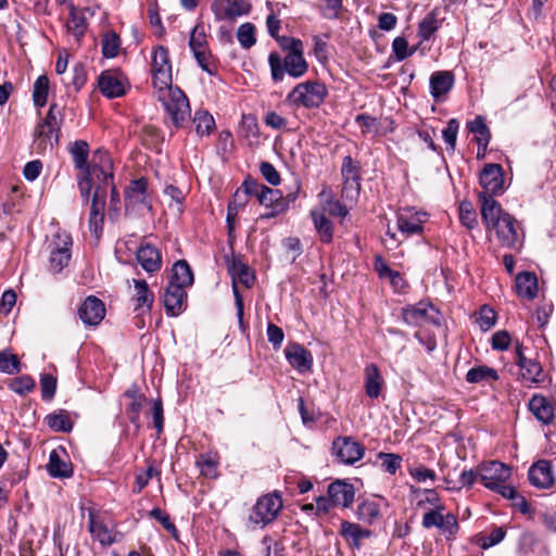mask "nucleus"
<instances>
[{
  "mask_svg": "<svg viewBox=\"0 0 556 556\" xmlns=\"http://www.w3.org/2000/svg\"><path fill=\"white\" fill-rule=\"evenodd\" d=\"M89 144L85 140H76L68 146L74 166L81 173L77 177V185L84 202H88L90 192L96 187L89 215V229L99 237L103 229L105 208V187L113 178V162L110 153L104 149L94 151L92 160L88 163Z\"/></svg>",
  "mask_w": 556,
  "mask_h": 556,
  "instance_id": "f257e3e1",
  "label": "nucleus"
},
{
  "mask_svg": "<svg viewBox=\"0 0 556 556\" xmlns=\"http://www.w3.org/2000/svg\"><path fill=\"white\" fill-rule=\"evenodd\" d=\"M151 73L156 99L162 102L167 115L176 128L184 126L190 117L187 96L178 87L172 86V63L169 52L164 46L152 51Z\"/></svg>",
  "mask_w": 556,
  "mask_h": 556,
  "instance_id": "f03ea898",
  "label": "nucleus"
},
{
  "mask_svg": "<svg viewBox=\"0 0 556 556\" xmlns=\"http://www.w3.org/2000/svg\"><path fill=\"white\" fill-rule=\"evenodd\" d=\"M480 203L481 217L486 230L495 235L501 247L520 250L523 245L525 233L517 219L489 195L482 194Z\"/></svg>",
  "mask_w": 556,
  "mask_h": 556,
  "instance_id": "7ed1b4c3",
  "label": "nucleus"
},
{
  "mask_svg": "<svg viewBox=\"0 0 556 556\" xmlns=\"http://www.w3.org/2000/svg\"><path fill=\"white\" fill-rule=\"evenodd\" d=\"M194 277L187 261L179 260L172 267L169 281L163 294L167 316H179L187 308L186 289L193 285Z\"/></svg>",
  "mask_w": 556,
  "mask_h": 556,
  "instance_id": "20e7f679",
  "label": "nucleus"
},
{
  "mask_svg": "<svg viewBox=\"0 0 556 556\" xmlns=\"http://www.w3.org/2000/svg\"><path fill=\"white\" fill-rule=\"evenodd\" d=\"M281 48L288 51L283 61L277 52H270L268 56L273 80L281 81L286 73L294 78L303 76L307 72L308 65L303 56L302 41L296 38L283 37Z\"/></svg>",
  "mask_w": 556,
  "mask_h": 556,
  "instance_id": "39448f33",
  "label": "nucleus"
},
{
  "mask_svg": "<svg viewBox=\"0 0 556 556\" xmlns=\"http://www.w3.org/2000/svg\"><path fill=\"white\" fill-rule=\"evenodd\" d=\"M282 507L283 503L279 492L264 494L253 505L249 520L253 525L264 528L277 519Z\"/></svg>",
  "mask_w": 556,
  "mask_h": 556,
  "instance_id": "423d86ee",
  "label": "nucleus"
},
{
  "mask_svg": "<svg viewBox=\"0 0 556 556\" xmlns=\"http://www.w3.org/2000/svg\"><path fill=\"white\" fill-rule=\"evenodd\" d=\"M189 47L198 65L207 74L214 75L216 73V64L210 50L205 26L202 22L197 23L192 28Z\"/></svg>",
  "mask_w": 556,
  "mask_h": 556,
  "instance_id": "0eeeda50",
  "label": "nucleus"
},
{
  "mask_svg": "<svg viewBox=\"0 0 556 556\" xmlns=\"http://www.w3.org/2000/svg\"><path fill=\"white\" fill-rule=\"evenodd\" d=\"M243 187L249 192H254V197L262 205L271 210L269 213L262 215V218H271L287 211V204L282 200L280 190L266 187L251 178L243 181Z\"/></svg>",
  "mask_w": 556,
  "mask_h": 556,
  "instance_id": "6e6552de",
  "label": "nucleus"
},
{
  "mask_svg": "<svg viewBox=\"0 0 556 556\" xmlns=\"http://www.w3.org/2000/svg\"><path fill=\"white\" fill-rule=\"evenodd\" d=\"M328 94L326 86L319 81L298 84L289 93L288 99L298 106L307 109L319 108Z\"/></svg>",
  "mask_w": 556,
  "mask_h": 556,
  "instance_id": "1a4fd4ad",
  "label": "nucleus"
},
{
  "mask_svg": "<svg viewBox=\"0 0 556 556\" xmlns=\"http://www.w3.org/2000/svg\"><path fill=\"white\" fill-rule=\"evenodd\" d=\"M228 271L232 279V292L239 318L243 316V299L238 290V283L243 285L245 288H251L255 281V274L250 266L243 263L240 257L232 256L227 260Z\"/></svg>",
  "mask_w": 556,
  "mask_h": 556,
  "instance_id": "9d476101",
  "label": "nucleus"
},
{
  "mask_svg": "<svg viewBox=\"0 0 556 556\" xmlns=\"http://www.w3.org/2000/svg\"><path fill=\"white\" fill-rule=\"evenodd\" d=\"M72 245L73 240L70 233L61 231L53 236L49 243V270L51 273L59 274L70 264Z\"/></svg>",
  "mask_w": 556,
  "mask_h": 556,
  "instance_id": "9b49d317",
  "label": "nucleus"
},
{
  "mask_svg": "<svg viewBox=\"0 0 556 556\" xmlns=\"http://www.w3.org/2000/svg\"><path fill=\"white\" fill-rule=\"evenodd\" d=\"M403 320L409 326L434 325L440 326L442 315L431 303L420 301L414 305L402 308Z\"/></svg>",
  "mask_w": 556,
  "mask_h": 556,
  "instance_id": "f8f14e48",
  "label": "nucleus"
},
{
  "mask_svg": "<svg viewBox=\"0 0 556 556\" xmlns=\"http://www.w3.org/2000/svg\"><path fill=\"white\" fill-rule=\"evenodd\" d=\"M443 509L444 507L440 505L435 509L427 511L422 517L421 525L426 529L439 528L448 540H452L459 529L457 517L452 513L443 515Z\"/></svg>",
  "mask_w": 556,
  "mask_h": 556,
  "instance_id": "ddd939ff",
  "label": "nucleus"
},
{
  "mask_svg": "<svg viewBox=\"0 0 556 556\" xmlns=\"http://www.w3.org/2000/svg\"><path fill=\"white\" fill-rule=\"evenodd\" d=\"M479 181L483 191L479 192L478 199L480 200L482 194L494 199V195H498L504 191L503 167L494 163L485 164L480 173Z\"/></svg>",
  "mask_w": 556,
  "mask_h": 556,
  "instance_id": "4468645a",
  "label": "nucleus"
},
{
  "mask_svg": "<svg viewBox=\"0 0 556 556\" xmlns=\"http://www.w3.org/2000/svg\"><path fill=\"white\" fill-rule=\"evenodd\" d=\"M332 451L341 463L353 465L364 457L366 448L353 437H338L332 442Z\"/></svg>",
  "mask_w": 556,
  "mask_h": 556,
  "instance_id": "2eb2a0df",
  "label": "nucleus"
},
{
  "mask_svg": "<svg viewBox=\"0 0 556 556\" xmlns=\"http://www.w3.org/2000/svg\"><path fill=\"white\" fill-rule=\"evenodd\" d=\"M341 175L343 179L342 194L343 197L354 199L358 197L361 191V166L350 155L344 156L341 166Z\"/></svg>",
  "mask_w": 556,
  "mask_h": 556,
  "instance_id": "dca6fc26",
  "label": "nucleus"
},
{
  "mask_svg": "<svg viewBox=\"0 0 556 556\" xmlns=\"http://www.w3.org/2000/svg\"><path fill=\"white\" fill-rule=\"evenodd\" d=\"M396 217L399 230L406 237H409L422 233L428 214L422 211H416L414 207H404L397 212Z\"/></svg>",
  "mask_w": 556,
  "mask_h": 556,
  "instance_id": "f3484780",
  "label": "nucleus"
},
{
  "mask_svg": "<svg viewBox=\"0 0 556 556\" xmlns=\"http://www.w3.org/2000/svg\"><path fill=\"white\" fill-rule=\"evenodd\" d=\"M516 364L520 369V379L526 383H540L544 380L543 368L539 362L528 358L523 353V345L516 342Z\"/></svg>",
  "mask_w": 556,
  "mask_h": 556,
  "instance_id": "a211bd4d",
  "label": "nucleus"
},
{
  "mask_svg": "<svg viewBox=\"0 0 556 556\" xmlns=\"http://www.w3.org/2000/svg\"><path fill=\"white\" fill-rule=\"evenodd\" d=\"M510 475V467L497 460L482 464L479 468V480L490 490L496 488L502 482H506Z\"/></svg>",
  "mask_w": 556,
  "mask_h": 556,
  "instance_id": "6ab92c4d",
  "label": "nucleus"
},
{
  "mask_svg": "<svg viewBox=\"0 0 556 556\" xmlns=\"http://www.w3.org/2000/svg\"><path fill=\"white\" fill-rule=\"evenodd\" d=\"M88 530L93 540L98 541L104 547L119 542L123 536L115 527L110 528L102 520L97 519L92 513L89 514Z\"/></svg>",
  "mask_w": 556,
  "mask_h": 556,
  "instance_id": "aec40b11",
  "label": "nucleus"
},
{
  "mask_svg": "<svg viewBox=\"0 0 556 556\" xmlns=\"http://www.w3.org/2000/svg\"><path fill=\"white\" fill-rule=\"evenodd\" d=\"M136 260L148 274L157 273L162 268V254L151 243H141L136 252Z\"/></svg>",
  "mask_w": 556,
  "mask_h": 556,
  "instance_id": "412c9836",
  "label": "nucleus"
},
{
  "mask_svg": "<svg viewBox=\"0 0 556 556\" xmlns=\"http://www.w3.org/2000/svg\"><path fill=\"white\" fill-rule=\"evenodd\" d=\"M79 318L85 325L97 326L105 316V306L97 296H88L78 309Z\"/></svg>",
  "mask_w": 556,
  "mask_h": 556,
  "instance_id": "4be33fe9",
  "label": "nucleus"
},
{
  "mask_svg": "<svg viewBox=\"0 0 556 556\" xmlns=\"http://www.w3.org/2000/svg\"><path fill=\"white\" fill-rule=\"evenodd\" d=\"M60 131L43 126L41 122H39L35 127V139L33 147L37 154H45L48 151L51 152L59 143L60 140Z\"/></svg>",
  "mask_w": 556,
  "mask_h": 556,
  "instance_id": "5701e85b",
  "label": "nucleus"
},
{
  "mask_svg": "<svg viewBox=\"0 0 556 556\" xmlns=\"http://www.w3.org/2000/svg\"><path fill=\"white\" fill-rule=\"evenodd\" d=\"M528 478L530 483L535 488H551L554 483L552 463L545 459L534 463L528 471Z\"/></svg>",
  "mask_w": 556,
  "mask_h": 556,
  "instance_id": "b1692460",
  "label": "nucleus"
},
{
  "mask_svg": "<svg viewBox=\"0 0 556 556\" xmlns=\"http://www.w3.org/2000/svg\"><path fill=\"white\" fill-rule=\"evenodd\" d=\"M289 364L299 372L309 371L313 367L312 353L299 343L289 344L285 350Z\"/></svg>",
  "mask_w": 556,
  "mask_h": 556,
  "instance_id": "393cba45",
  "label": "nucleus"
},
{
  "mask_svg": "<svg viewBox=\"0 0 556 556\" xmlns=\"http://www.w3.org/2000/svg\"><path fill=\"white\" fill-rule=\"evenodd\" d=\"M327 494L332 498L336 506L348 508L354 502L355 489L351 483L337 480L328 485Z\"/></svg>",
  "mask_w": 556,
  "mask_h": 556,
  "instance_id": "a878e982",
  "label": "nucleus"
},
{
  "mask_svg": "<svg viewBox=\"0 0 556 556\" xmlns=\"http://www.w3.org/2000/svg\"><path fill=\"white\" fill-rule=\"evenodd\" d=\"M454 86V75L450 71H438L430 76V93L435 100H440Z\"/></svg>",
  "mask_w": 556,
  "mask_h": 556,
  "instance_id": "bb28decb",
  "label": "nucleus"
},
{
  "mask_svg": "<svg viewBox=\"0 0 556 556\" xmlns=\"http://www.w3.org/2000/svg\"><path fill=\"white\" fill-rule=\"evenodd\" d=\"M515 289L520 298L533 300L538 295V278L534 273L521 271L516 276Z\"/></svg>",
  "mask_w": 556,
  "mask_h": 556,
  "instance_id": "cd10ccee",
  "label": "nucleus"
},
{
  "mask_svg": "<svg viewBox=\"0 0 556 556\" xmlns=\"http://www.w3.org/2000/svg\"><path fill=\"white\" fill-rule=\"evenodd\" d=\"M529 408L538 420L544 425L553 422L555 417L554 405L543 395H533L529 402Z\"/></svg>",
  "mask_w": 556,
  "mask_h": 556,
  "instance_id": "c85d7f7f",
  "label": "nucleus"
},
{
  "mask_svg": "<svg viewBox=\"0 0 556 556\" xmlns=\"http://www.w3.org/2000/svg\"><path fill=\"white\" fill-rule=\"evenodd\" d=\"M99 89L109 99L122 97L125 86L122 79L110 72H103L98 79Z\"/></svg>",
  "mask_w": 556,
  "mask_h": 556,
  "instance_id": "c756f323",
  "label": "nucleus"
},
{
  "mask_svg": "<svg viewBox=\"0 0 556 556\" xmlns=\"http://www.w3.org/2000/svg\"><path fill=\"white\" fill-rule=\"evenodd\" d=\"M68 20L66 23L67 30L75 37L77 41L85 35L87 30V20L83 10L76 8L73 2L67 3Z\"/></svg>",
  "mask_w": 556,
  "mask_h": 556,
  "instance_id": "7c9ffc66",
  "label": "nucleus"
},
{
  "mask_svg": "<svg viewBox=\"0 0 556 556\" xmlns=\"http://www.w3.org/2000/svg\"><path fill=\"white\" fill-rule=\"evenodd\" d=\"M340 534L352 547L359 548L362 540L369 538L371 532L362 528L358 523L342 521Z\"/></svg>",
  "mask_w": 556,
  "mask_h": 556,
  "instance_id": "2f4dec72",
  "label": "nucleus"
},
{
  "mask_svg": "<svg viewBox=\"0 0 556 556\" xmlns=\"http://www.w3.org/2000/svg\"><path fill=\"white\" fill-rule=\"evenodd\" d=\"M365 392L370 399H377L381 394L383 379L376 364H369L365 367Z\"/></svg>",
  "mask_w": 556,
  "mask_h": 556,
  "instance_id": "473e14b6",
  "label": "nucleus"
},
{
  "mask_svg": "<svg viewBox=\"0 0 556 556\" xmlns=\"http://www.w3.org/2000/svg\"><path fill=\"white\" fill-rule=\"evenodd\" d=\"M124 396L130 400L126 407L127 417L129 421L138 428L140 426V413L146 402V396L140 394L137 389L127 390Z\"/></svg>",
  "mask_w": 556,
  "mask_h": 556,
  "instance_id": "72a5a7b5",
  "label": "nucleus"
},
{
  "mask_svg": "<svg viewBox=\"0 0 556 556\" xmlns=\"http://www.w3.org/2000/svg\"><path fill=\"white\" fill-rule=\"evenodd\" d=\"M134 283V300L136 302V309L146 308L150 311L154 303V294L150 290L149 285L143 279H132Z\"/></svg>",
  "mask_w": 556,
  "mask_h": 556,
  "instance_id": "f704fd0d",
  "label": "nucleus"
},
{
  "mask_svg": "<svg viewBox=\"0 0 556 556\" xmlns=\"http://www.w3.org/2000/svg\"><path fill=\"white\" fill-rule=\"evenodd\" d=\"M47 467L49 475L53 478H70L73 475L72 465L64 460L55 450L50 453Z\"/></svg>",
  "mask_w": 556,
  "mask_h": 556,
  "instance_id": "c9c22d12",
  "label": "nucleus"
},
{
  "mask_svg": "<svg viewBox=\"0 0 556 556\" xmlns=\"http://www.w3.org/2000/svg\"><path fill=\"white\" fill-rule=\"evenodd\" d=\"M311 216L320 240L325 243H330L333 238V227L331 222L326 217L324 212L317 210H313L311 212Z\"/></svg>",
  "mask_w": 556,
  "mask_h": 556,
  "instance_id": "e433bc0d",
  "label": "nucleus"
},
{
  "mask_svg": "<svg viewBox=\"0 0 556 556\" xmlns=\"http://www.w3.org/2000/svg\"><path fill=\"white\" fill-rule=\"evenodd\" d=\"M439 11L433 9L418 24V36L422 41L429 40L431 36L441 27V21L438 18Z\"/></svg>",
  "mask_w": 556,
  "mask_h": 556,
  "instance_id": "4c0bfd02",
  "label": "nucleus"
},
{
  "mask_svg": "<svg viewBox=\"0 0 556 556\" xmlns=\"http://www.w3.org/2000/svg\"><path fill=\"white\" fill-rule=\"evenodd\" d=\"M45 422L55 432H70L73 428V422L66 410L59 409L46 416Z\"/></svg>",
  "mask_w": 556,
  "mask_h": 556,
  "instance_id": "58836bf2",
  "label": "nucleus"
},
{
  "mask_svg": "<svg viewBox=\"0 0 556 556\" xmlns=\"http://www.w3.org/2000/svg\"><path fill=\"white\" fill-rule=\"evenodd\" d=\"M498 380L497 371L485 365L472 367L466 374L468 383H485Z\"/></svg>",
  "mask_w": 556,
  "mask_h": 556,
  "instance_id": "ea45409f",
  "label": "nucleus"
},
{
  "mask_svg": "<svg viewBox=\"0 0 556 556\" xmlns=\"http://www.w3.org/2000/svg\"><path fill=\"white\" fill-rule=\"evenodd\" d=\"M469 130L476 136L479 148L486 149L491 134L482 116H477L473 121L468 123Z\"/></svg>",
  "mask_w": 556,
  "mask_h": 556,
  "instance_id": "a19ab883",
  "label": "nucleus"
},
{
  "mask_svg": "<svg viewBox=\"0 0 556 556\" xmlns=\"http://www.w3.org/2000/svg\"><path fill=\"white\" fill-rule=\"evenodd\" d=\"M197 467L200 469L202 476L206 478H216L217 477V467L219 464L218 455L207 453L202 454L197 460Z\"/></svg>",
  "mask_w": 556,
  "mask_h": 556,
  "instance_id": "79ce46f5",
  "label": "nucleus"
},
{
  "mask_svg": "<svg viewBox=\"0 0 556 556\" xmlns=\"http://www.w3.org/2000/svg\"><path fill=\"white\" fill-rule=\"evenodd\" d=\"M50 83L46 75L39 76L33 86V101L35 106L43 108L48 101Z\"/></svg>",
  "mask_w": 556,
  "mask_h": 556,
  "instance_id": "37998d69",
  "label": "nucleus"
},
{
  "mask_svg": "<svg viewBox=\"0 0 556 556\" xmlns=\"http://www.w3.org/2000/svg\"><path fill=\"white\" fill-rule=\"evenodd\" d=\"M195 131L200 136L208 135L215 128V121L207 111H197L193 117Z\"/></svg>",
  "mask_w": 556,
  "mask_h": 556,
  "instance_id": "c03bdc74",
  "label": "nucleus"
},
{
  "mask_svg": "<svg viewBox=\"0 0 556 556\" xmlns=\"http://www.w3.org/2000/svg\"><path fill=\"white\" fill-rule=\"evenodd\" d=\"M147 188V178L141 177L132 180L125 191L126 199L134 200L136 202H144Z\"/></svg>",
  "mask_w": 556,
  "mask_h": 556,
  "instance_id": "a18cd8bd",
  "label": "nucleus"
},
{
  "mask_svg": "<svg viewBox=\"0 0 556 556\" xmlns=\"http://www.w3.org/2000/svg\"><path fill=\"white\" fill-rule=\"evenodd\" d=\"M459 220L468 229H473L478 225L476 210L468 200H464L459 204Z\"/></svg>",
  "mask_w": 556,
  "mask_h": 556,
  "instance_id": "49530a36",
  "label": "nucleus"
},
{
  "mask_svg": "<svg viewBox=\"0 0 556 556\" xmlns=\"http://www.w3.org/2000/svg\"><path fill=\"white\" fill-rule=\"evenodd\" d=\"M0 371L8 375H14L21 371V363L16 355L9 351L0 352Z\"/></svg>",
  "mask_w": 556,
  "mask_h": 556,
  "instance_id": "de8ad7c7",
  "label": "nucleus"
},
{
  "mask_svg": "<svg viewBox=\"0 0 556 556\" xmlns=\"http://www.w3.org/2000/svg\"><path fill=\"white\" fill-rule=\"evenodd\" d=\"M64 121V114L56 103H51L49 111L43 119L40 122L46 127L53 128L61 132V126Z\"/></svg>",
  "mask_w": 556,
  "mask_h": 556,
  "instance_id": "09e8293b",
  "label": "nucleus"
},
{
  "mask_svg": "<svg viewBox=\"0 0 556 556\" xmlns=\"http://www.w3.org/2000/svg\"><path fill=\"white\" fill-rule=\"evenodd\" d=\"M416 49V47L409 48L408 41L404 37L399 36L393 39L392 52L397 62L404 61L408 56L413 55Z\"/></svg>",
  "mask_w": 556,
  "mask_h": 556,
  "instance_id": "8fccbe9b",
  "label": "nucleus"
},
{
  "mask_svg": "<svg viewBox=\"0 0 556 556\" xmlns=\"http://www.w3.org/2000/svg\"><path fill=\"white\" fill-rule=\"evenodd\" d=\"M237 38L242 48L250 49L256 42L255 26L252 23L240 25L237 31Z\"/></svg>",
  "mask_w": 556,
  "mask_h": 556,
  "instance_id": "3c124183",
  "label": "nucleus"
},
{
  "mask_svg": "<svg viewBox=\"0 0 556 556\" xmlns=\"http://www.w3.org/2000/svg\"><path fill=\"white\" fill-rule=\"evenodd\" d=\"M378 458L381 460V468L383 471L394 475L402 465V456L394 453L380 452Z\"/></svg>",
  "mask_w": 556,
  "mask_h": 556,
  "instance_id": "603ef678",
  "label": "nucleus"
},
{
  "mask_svg": "<svg viewBox=\"0 0 556 556\" xmlns=\"http://www.w3.org/2000/svg\"><path fill=\"white\" fill-rule=\"evenodd\" d=\"M121 47L119 37L111 31L106 33L102 38V53L105 58H115Z\"/></svg>",
  "mask_w": 556,
  "mask_h": 556,
  "instance_id": "864d4df0",
  "label": "nucleus"
},
{
  "mask_svg": "<svg viewBox=\"0 0 556 556\" xmlns=\"http://www.w3.org/2000/svg\"><path fill=\"white\" fill-rule=\"evenodd\" d=\"M459 129V123L456 118H451L447 122L446 127L442 130V137L447 146V150L454 151L456 147L457 134Z\"/></svg>",
  "mask_w": 556,
  "mask_h": 556,
  "instance_id": "5fc2aeb1",
  "label": "nucleus"
},
{
  "mask_svg": "<svg viewBox=\"0 0 556 556\" xmlns=\"http://www.w3.org/2000/svg\"><path fill=\"white\" fill-rule=\"evenodd\" d=\"M249 195H254V192H249L242 184L241 187L238 188L233 193L232 201L229 202L227 211L236 212V214H238V212L242 210L248 203Z\"/></svg>",
  "mask_w": 556,
  "mask_h": 556,
  "instance_id": "6e6d98bb",
  "label": "nucleus"
},
{
  "mask_svg": "<svg viewBox=\"0 0 556 556\" xmlns=\"http://www.w3.org/2000/svg\"><path fill=\"white\" fill-rule=\"evenodd\" d=\"M34 388L35 380L28 375L14 378L10 383V389L20 395L29 393Z\"/></svg>",
  "mask_w": 556,
  "mask_h": 556,
  "instance_id": "4d7b16f0",
  "label": "nucleus"
},
{
  "mask_svg": "<svg viewBox=\"0 0 556 556\" xmlns=\"http://www.w3.org/2000/svg\"><path fill=\"white\" fill-rule=\"evenodd\" d=\"M149 515L150 517L157 520L164 527V529L172 534L173 538H178V530L172 522L170 517L167 513H165L159 507H155L149 513Z\"/></svg>",
  "mask_w": 556,
  "mask_h": 556,
  "instance_id": "13d9d810",
  "label": "nucleus"
},
{
  "mask_svg": "<svg viewBox=\"0 0 556 556\" xmlns=\"http://www.w3.org/2000/svg\"><path fill=\"white\" fill-rule=\"evenodd\" d=\"M40 388L42 400H52L56 390V378L50 374L42 375L40 378Z\"/></svg>",
  "mask_w": 556,
  "mask_h": 556,
  "instance_id": "bf43d9fd",
  "label": "nucleus"
},
{
  "mask_svg": "<svg viewBox=\"0 0 556 556\" xmlns=\"http://www.w3.org/2000/svg\"><path fill=\"white\" fill-rule=\"evenodd\" d=\"M261 543L265 556H286L282 543L274 538L265 535Z\"/></svg>",
  "mask_w": 556,
  "mask_h": 556,
  "instance_id": "052dcab7",
  "label": "nucleus"
},
{
  "mask_svg": "<svg viewBox=\"0 0 556 556\" xmlns=\"http://www.w3.org/2000/svg\"><path fill=\"white\" fill-rule=\"evenodd\" d=\"M231 5L230 0H214L211 10L218 21L231 20Z\"/></svg>",
  "mask_w": 556,
  "mask_h": 556,
  "instance_id": "680f3d73",
  "label": "nucleus"
},
{
  "mask_svg": "<svg viewBox=\"0 0 556 556\" xmlns=\"http://www.w3.org/2000/svg\"><path fill=\"white\" fill-rule=\"evenodd\" d=\"M324 3L321 7V14L328 20H334L340 16V11L343 8L342 0H319Z\"/></svg>",
  "mask_w": 556,
  "mask_h": 556,
  "instance_id": "e2e57ef3",
  "label": "nucleus"
},
{
  "mask_svg": "<svg viewBox=\"0 0 556 556\" xmlns=\"http://www.w3.org/2000/svg\"><path fill=\"white\" fill-rule=\"evenodd\" d=\"M260 172L264 179L271 186H278L280 184V174L271 163L266 161L262 162L260 164Z\"/></svg>",
  "mask_w": 556,
  "mask_h": 556,
  "instance_id": "0e129e2a",
  "label": "nucleus"
},
{
  "mask_svg": "<svg viewBox=\"0 0 556 556\" xmlns=\"http://www.w3.org/2000/svg\"><path fill=\"white\" fill-rule=\"evenodd\" d=\"M495 321H496L495 312L489 306H483L481 308L479 317L477 319V323H478L480 329L483 331H486L492 326H494Z\"/></svg>",
  "mask_w": 556,
  "mask_h": 556,
  "instance_id": "69168bd1",
  "label": "nucleus"
},
{
  "mask_svg": "<svg viewBox=\"0 0 556 556\" xmlns=\"http://www.w3.org/2000/svg\"><path fill=\"white\" fill-rule=\"evenodd\" d=\"M511 342V337L508 331L500 330L492 336L491 345L493 350L506 351Z\"/></svg>",
  "mask_w": 556,
  "mask_h": 556,
  "instance_id": "338daca9",
  "label": "nucleus"
},
{
  "mask_svg": "<svg viewBox=\"0 0 556 556\" xmlns=\"http://www.w3.org/2000/svg\"><path fill=\"white\" fill-rule=\"evenodd\" d=\"M267 339L275 350L279 349L285 339L283 330L277 325L269 323L267 326Z\"/></svg>",
  "mask_w": 556,
  "mask_h": 556,
  "instance_id": "774afa93",
  "label": "nucleus"
}]
</instances>
